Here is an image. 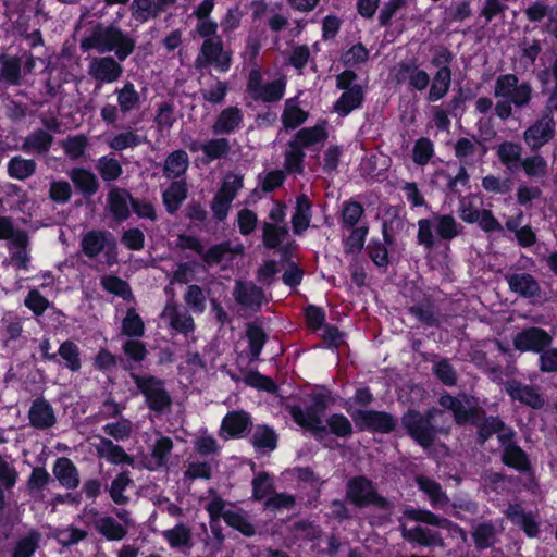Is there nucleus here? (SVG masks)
Here are the masks:
<instances>
[{
	"instance_id": "obj_1",
	"label": "nucleus",
	"mask_w": 557,
	"mask_h": 557,
	"mask_svg": "<svg viewBox=\"0 0 557 557\" xmlns=\"http://www.w3.org/2000/svg\"><path fill=\"white\" fill-rule=\"evenodd\" d=\"M136 41L117 25L97 22L79 41L83 52L96 50L99 53L114 52L119 61H125L135 50Z\"/></svg>"
},
{
	"instance_id": "obj_2",
	"label": "nucleus",
	"mask_w": 557,
	"mask_h": 557,
	"mask_svg": "<svg viewBox=\"0 0 557 557\" xmlns=\"http://www.w3.org/2000/svg\"><path fill=\"white\" fill-rule=\"evenodd\" d=\"M442 414L443 411L436 407H431L424 412L410 408L403 413L400 423L407 435L416 444L429 449L435 444L440 434L447 433L442 426L435 424L436 416Z\"/></svg>"
},
{
	"instance_id": "obj_3",
	"label": "nucleus",
	"mask_w": 557,
	"mask_h": 557,
	"mask_svg": "<svg viewBox=\"0 0 557 557\" xmlns=\"http://www.w3.org/2000/svg\"><path fill=\"white\" fill-rule=\"evenodd\" d=\"M311 404L304 409L300 405H290L287 407L292 420L305 431L311 433L315 441L324 443L327 431L322 424L323 414L329 408L331 393H312L309 395Z\"/></svg>"
},
{
	"instance_id": "obj_4",
	"label": "nucleus",
	"mask_w": 557,
	"mask_h": 557,
	"mask_svg": "<svg viewBox=\"0 0 557 557\" xmlns=\"http://www.w3.org/2000/svg\"><path fill=\"white\" fill-rule=\"evenodd\" d=\"M434 231L441 240L450 242L460 234L461 227L451 214L433 213L432 218L420 219L417 244L425 251H432L436 245Z\"/></svg>"
},
{
	"instance_id": "obj_5",
	"label": "nucleus",
	"mask_w": 557,
	"mask_h": 557,
	"mask_svg": "<svg viewBox=\"0 0 557 557\" xmlns=\"http://www.w3.org/2000/svg\"><path fill=\"white\" fill-rule=\"evenodd\" d=\"M346 500L357 508L374 506L381 510H389L392 503L377 492L373 481L363 474L354 475L346 482Z\"/></svg>"
},
{
	"instance_id": "obj_6",
	"label": "nucleus",
	"mask_w": 557,
	"mask_h": 557,
	"mask_svg": "<svg viewBox=\"0 0 557 557\" xmlns=\"http://www.w3.org/2000/svg\"><path fill=\"white\" fill-rule=\"evenodd\" d=\"M131 379L145 398L147 408L156 413H164L172 406L171 394L165 388L164 380L156 375H139L131 372Z\"/></svg>"
},
{
	"instance_id": "obj_7",
	"label": "nucleus",
	"mask_w": 557,
	"mask_h": 557,
	"mask_svg": "<svg viewBox=\"0 0 557 557\" xmlns=\"http://www.w3.org/2000/svg\"><path fill=\"white\" fill-rule=\"evenodd\" d=\"M233 62V52L224 49L221 36L207 38L202 41L199 54L195 60L196 69L214 66L220 73H226L231 70Z\"/></svg>"
},
{
	"instance_id": "obj_8",
	"label": "nucleus",
	"mask_w": 557,
	"mask_h": 557,
	"mask_svg": "<svg viewBox=\"0 0 557 557\" xmlns=\"http://www.w3.org/2000/svg\"><path fill=\"white\" fill-rule=\"evenodd\" d=\"M286 90V79L284 77L263 84L261 69H251L248 74L246 91L249 97L258 102L274 103L280 101Z\"/></svg>"
},
{
	"instance_id": "obj_9",
	"label": "nucleus",
	"mask_w": 557,
	"mask_h": 557,
	"mask_svg": "<svg viewBox=\"0 0 557 557\" xmlns=\"http://www.w3.org/2000/svg\"><path fill=\"white\" fill-rule=\"evenodd\" d=\"M351 419L360 432L391 434L397 426V418L392 413L375 409H358Z\"/></svg>"
},
{
	"instance_id": "obj_10",
	"label": "nucleus",
	"mask_w": 557,
	"mask_h": 557,
	"mask_svg": "<svg viewBox=\"0 0 557 557\" xmlns=\"http://www.w3.org/2000/svg\"><path fill=\"white\" fill-rule=\"evenodd\" d=\"M494 95L497 98L509 99L518 108H523L531 101L532 87L529 82L519 84L516 74H502L496 78Z\"/></svg>"
},
{
	"instance_id": "obj_11",
	"label": "nucleus",
	"mask_w": 557,
	"mask_h": 557,
	"mask_svg": "<svg viewBox=\"0 0 557 557\" xmlns=\"http://www.w3.org/2000/svg\"><path fill=\"white\" fill-rule=\"evenodd\" d=\"M555 126L554 113L544 109L540 119L524 132V140L533 152L539 151L554 138Z\"/></svg>"
},
{
	"instance_id": "obj_12",
	"label": "nucleus",
	"mask_w": 557,
	"mask_h": 557,
	"mask_svg": "<svg viewBox=\"0 0 557 557\" xmlns=\"http://www.w3.org/2000/svg\"><path fill=\"white\" fill-rule=\"evenodd\" d=\"M122 61L111 55L94 57L89 59L88 75L96 81L99 87L119 81L123 74Z\"/></svg>"
},
{
	"instance_id": "obj_13",
	"label": "nucleus",
	"mask_w": 557,
	"mask_h": 557,
	"mask_svg": "<svg viewBox=\"0 0 557 557\" xmlns=\"http://www.w3.org/2000/svg\"><path fill=\"white\" fill-rule=\"evenodd\" d=\"M553 337L549 333L539 326H529L518 332L513 339V347L521 352L541 354L544 349L550 347Z\"/></svg>"
},
{
	"instance_id": "obj_14",
	"label": "nucleus",
	"mask_w": 557,
	"mask_h": 557,
	"mask_svg": "<svg viewBox=\"0 0 557 557\" xmlns=\"http://www.w3.org/2000/svg\"><path fill=\"white\" fill-rule=\"evenodd\" d=\"M394 78L397 84L408 83V88L414 91H423L429 86L431 78L426 71L419 67L416 60L398 63Z\"/></svg>"
},
{
	"instance_id": "obj_15",
	"label": "nucleus",
	"mask_w": 557,
	"mask_h": 557,
	"mask_svg": "<svg viewBox=\"0 0 557 557\" xmlns=\"http://www.w3.org/2000/svg\"><path fill=\"white\" fill-rule=\"evenodd\" d=\"M504 389L513 401H519L532 409H541L545 404L544 397L535 386L523 384L516 379L507 380Z\"/></svg>"
},
{
	"instance_id": "obj_16",
	"label": "nucleus",
	"mask_w": 557,
	"mask_h": 557,
	"mask_svg": "<svg viewBox=\"0 0 557 557\" xmlns=\"http://www.w3.org/2000/svg\"><path fill=\"white\" fill-rule=\"evenodd\" d=\"M400 533L401 537L413 546L419 545L429 548H442L445 546L444 539L438 531L422 525H416L412 528H406L403 525L400 528Z\"/></svg>"
},
{
	"instance_id": "obj_17",
	"label": "nucleus",
	"mask_w": 557,
	"mask_h": 557,
	"mask_svg": "<svg viewBox=\"0 0 557 557\" xmlns=\"http://www.w3.org/2000/svg\"><path fill=\"white\" fill-rule=\"evenodd\" d=\"M233 296L235 301L244 307L252 310H260L264 301L265 295L262 287L252 282L236 281Z\"/></svg>"
},
{
	"instance_id": "obj_18",
	"label": "nucleus",
	"mask_w": 557,
	"mask_h": 557,
	"mask_svg": "<svg viewBox=\"0 0 557 557\" xmlns=\"http://www.w3.org/2000/svg\"><path fill=\"white\" fill-rule=\"evenodd\" d=\"M133 195L121 187H113L107 196V207L114 222L122 223L131 216V201Z\"/></svg>"
},
{
	"instance_id": "obj_19",
	"label": "nucleus",
	"mask_w": 557,
	"mask_h": 557,
	"mask_svg": "<svg viewBox=\"0 0 557 557\" xmlns=\"http://www.w3.org/2000/svg\"><path fill=\"white\" fill-rule=\"evenodd\" d=\"M251 426V417L244 410H234L226 413L221 423V430L231 438H243Z\"/></svg>"
},
{
	"instance_id": "obj_20",
	"label": "nucleus",
	"mask_w": 557,
	"mask_h": 557,
	"mask_svg": "<svg viewBox=\"0 0 557 557\" xmlns=\"http://www.w3.org/2000/svg\"><path fill=\"white\" fill-rule=\"evenodd\" d=\"M325 125L326 122L321 121L317 123L314 126L302 127L296 132L292 140L296 141V144H298V146H300L304 150H314V146H322L329 137V133L326 131ZM315 151H319V148H317Z\"/></svg>"
},
{
	"instance_id": "obj_21",
	"label": "nucleus",
	"mask_w": 557,
	"mask_h": 557,
	"mask_svg": "<svg viewBox=\"0 0 557 557\" xmlns=\"http://www.w3.org/2000/svg\"><path fill=\"white\" fill-rule=\"evenodd\" d=\"M32 426L37 430H46L54 425L57 419L52 406L45 398H36L28 411Z\"/></svg>"
},
{
	"instance_id": "obj_22",
	"label": "nucleus",
	"mask_w": 557,
	"mask_h": 557,
	"mask_svg": "<svg viewBox=\"0 0 557 557\" xmlns=\"http://www.w3.org/2000/svg\"><path fill=\"white\" fill-rule=\"evenodd\" d=\"M506 278L509 289L522 298H535L541 294L540 283L530 273H513Z\"/></svg>"
},
{
	"instance_id": "obj_23",
	"label": "nucleus",
	"mask_w": 557,
	"mask_h": 557,
	"mask_svg": "<svg viewBox=\"0 0 557 557\" xmlns=\"http://www.w3.org/2000/svg\"><path fill=\"white\" fill-rule=\"evenodd\" d=\"M366 91L362 85H355L349 90H344L334 102V111L342 117L348 116L352 111L362 107Z\"/></svg>"
},
{
	"instance_id": "obj_24",
	"label": "nucleus",
	"mask_w": 557,
	"mask_h": 557,
	"mask_svg": "<svg viewBox=\"0 0 557 557\" xmlns=\"http://www.w3.org/2000/svg\"><path fill=\"white\" fill-rule=\"evenodd\" d=\"M122 350L127 359L120 357V363L123 370L133 372L136 364H140L148 356L146 344L139 338H128L122 344Z\"/></svg>"
},
{
	"instance_id": "obj_25",
	"label": "nucleus",
	"mask_w": 557,
	"mask_h": 557,
	"mask_svg": "<svg viewBox=\"0 0 557 557\" xmlns=\"http://www.w3.org/2000/svg\"><path fill=\"white\" fill-rule=\"evenodd\" d=\"M109 239H111L112 248L115 249L116 244L109 232L89 231L82 238V251L86 257L94 259L109 245Z\"/></svg>"
},
{
	"instance_id": "obj_26",
	"label": "nucleus",
	"mask_w": 557,
	"mask_h": 557,
	"mask_svg": "<svg viewBox=\"0 0 557 557\" xmlns=\"http://www.w3.org/2000/svg\"><path fill=\"white\" fill-rule=\"evenodd\" d=\"M53 475L61 486L66 490H75L79 485V473L75 463L67 457H59L54 461Z\"/></svg>"
},
{
	"instance_id": "obj_27",
	"label": "nucleus",
	"mask_w": 557,
	"mask_h": 557,
	"mask_svg": "<svg viewBox=\"0 0 557 557\" xmlns=\"http://www.w3.org/2000/svg\"><path fill=\"white\" fill-rule=\"evenodd\" d=\"M243 113L238 107H227L216 116L212 125L214 135H230L243 123Z\"/></svg>"
},
{
	"instance_id": "obj_28",
	"label": "nucleus",
	"mask_w": 557,
	"mask_h": 557,
	"mask_svg": "<svg viewBox=\"0 0 557 557\" xmlns=\"http://www.w3.org/2000/svg\"><path fill=\"white\" fill-rule=\"evenodd\" d=\"M312 219V202L306 194L296 198L295 211L292 215V227L296 235H301L309 226Z\"/></svg>"
},
{
	"instance_id": "obj_29",
	"label": "nucleus",
	"mask_w": 557,
	"mask_h": 557,
	"mask_svg": "<svg viewBox=\"0 0 557 557\" xmlns=\"http://www.w3.org/2000/svg\"><path fill=\"white\" fill-rule=\"evenodd\" d=\"M500 460L506 467L520 473L532 471L530 457L519 445H509L502 449Z\"/></svg>"
},
{
	"instance_id": "obj_30",
	"label": "nucleus",
	"mask_w": 557,
	"mask_h": 557,
	"mask_svg": "<svg viewBox=\"0 0 557 557\" xmlns=\"http://www.w3.org/2000/svg\"><path fill=\"white\" fill-rule=\"evenodd\" d=\"M69 177L85 198L94 196L99 189L100 185L97 176L85 168H73L69 172Z\"/></svg>"
},
{
	"instance_id": "obj_31",
	"label": "nucleus",
	"mask_w": 557,
	"mask_h": 557,
	"mask_svg": "<svg viewBox=\"0 0 557 557\" xmlns=\"http://www.w3.org/2000/svg\"><path fill=\"white\" fill-rule=\"evenodd\" d=\"M188 196V188L185 180L173 181L162 193V202L169 214H174Z\"/></svg>"
},
{
	"instance_id": "obj_32",
	"label": "nucleus",
	"mask_w": 557,
	"mask_h": 557,
	"mask_svg": "<svg viewBox=\"0 0 557 557\" xmlns=\"http://www.w3.org/2000/svg\"><path fill=\"white\" fill-rule=\"evenodd\" d=\"M99 457L107 459L112 465H133L134 458L124 448L116 445L108 437H100L97 446Z\"/></svg>"
},
{
	"instance_id": "obj_33",
	"label": "nucleus",
	"mask_w": 557,
	"mask_h": 557,
	"mask_svg": "<svg viewBox=\"0 0 557 557\" xmlns=\"http://www.w3.org/2000/svg\"><path fill=\"white\" fill-rule=\"evenodd\" d=\"M0 79L8 85L18 86L22 81V58L0 54Z\"/></svg>"
},
{
	"instance_id": "obj_34",
	"label": "nucleus",
	"mask_w": 557,
	"mask_h": 557,
	"mask_svg": "<svg viewBox=\"0 0 557 557\" xmlns=\"http://www.w3.org/2000/svg\"><path fill=\"white\" fill-rule=\"evenodd\" d=\"M496 154L499 162L509 171L515 172L522 162V147L515 141H503L498 145Z\"/></svg>"
},
{
	"instance_id": "obj_35",
	"label": "nucleus",
	"mask_w": 557,
	"mask_h": 557,
	"mask_svg": "<svg viewBox=\"0 0 557 557\" xmlns=\"http://www.w3.org/2000/svg\"><path fill=\"white\" fill-rule=\"evenodd\" d=\"M506 517L518 525L527 536L535 537L539 534V524L531 513H527L519 505H509Z\"/></svg>"
},
{
	"instance_id": "obj_36",
	"label": "nucleus",
	"mask_w": 557,
	"mask_h": 557,
	"mask_svg": "<svg viewBox=\"0 0 557 557\" xmlns=\"http://www.w3.org/2000/svg\"><path fill=\"white\" fill-rule=\"evenodd\" d=\"M404 515L411 521L436 527L443 530H451L454 522L445 517H441L431 510L420 508H406Z\"/></svg>"
},
{
	"instance_id": "obj_37",
	"label": "nucleus",
	"mask_w": 557,
	"mask_h": 557,
	"mask_svg": "<svg viewBox=\"0 0 557 557\" xmlns=\"http://www.w3.org/2000/svg\"><path fill=\"white\" fill-rule=\"evenodd\" d=\"M451 85V70L449 66H441L433 76L428 94L429 102H436L444 98Z\"/></svg>"
},
{
	"instance_id": "obj_38",
	"label": "nucleus",
	"mask_w": 557,
	"mask_h": 557,
	"mask_svg": "<svg viewBox=\"0 0 557 557\" xmlns=\"http://www.w3.org/2000/svg\"><path fill=\"white\" fill-rule=\"evenodd\" d=\"M53 143V136L42 128L30 133L22 144V150L30 153L46 154L49 152Z\"/></svg>"
},
{
	"instance_id": "obj_39",
	"label": "nucleus",
	"mask_w": 557,
	"mask_h": 557,
	"mask_svg": "<svg viewBox=\"0 0 557 557\" xmlns=\"http://www.w3.org/2000/svg\"><path fill=\"white\" fill-rule=\"evenodd\" d=\"M297 97L285 101V107L281 115V121L285 129H296L302 125L309 117V112L301 109L296 103Z\"/></svg>"
},
{
	"instance_id": "obj_40",
	"label": "nucleus",
	"mask_w": 557,
	"mask_h": 557,
	"mask_svg": "<svg viewBox=\"0 0 557 557\" xmlns=\"http://www.w3.org/2000/svg\"><path fill=\"white\" fill-rule=\"evenodd\" d=\"M189 165V158L185 150H174L165 159L163 173L168 178H177L185 174Z\"/></svg>"
},
{
	"instance_id": "obj_41",
	"label": "nucleus",
	"mask_w": 557,
	"mask_h": 557,
	"mask_svg": "<svg viewBox=\"0 0 557 557\" xmlns=\"http://www.w3.org/2000/svg\"><path fill=\"white\" fill-rule=\"evenodd\" d=\"M198 149H201L206 157V163H209L213 160L225 158L231 150V146L228 139L222 137L209 139L200 148L196 145L190 146L191 151H197Z\"/></svg>"
},
{
	"instance_id": "obj_42",
	"label": "nucleus",
	"mask_w": 557,
	"mask_h": 557,
	"mask_svg": "<svg viewBox=\"0 0 557 557\" xmlns=\"http://www.w3.org/2000/svg\"><path fill=\"white\" fill-rule=\"evenodd\" d=\"M417 484L420 491L428 495L431 505L435 508L448 502L446 493L442 485L435 480L421 475L417 478Z\"/></svg>"
},
{
	"instance_id": "obj_43",
	"label": "nucleus",
	"mask_w": 557,
	"mask_h": 557,
	"mask_svg": "<svg viewBox=\"0 0 557 557\" xmlns=\"http://www.w3.org/2000/svg\"><path fill=\"white\" fill-rule=\"evenodd\" d=\"M133 484V480L129 476V472L127 470L120 472L112 480L110 486H106L108 490L110 498L116 505H126L129 503V497L124 494L126 488Z\"/></svg>"
},
{
	"instance_id": "obj_44",
	"label": "nucleus",
	"mask_w": 557,
	"mask_h": 557,
	"mask_svg": "<svg viewBox=\"0 0 557 557\" xmlns=\"http://www.w3.org/2000/svg\"><path fill=\"white\" fill-rule=\"evenodd\" d=\"M364 208L361 202L349 199L343 202L339 214L342 228H352L358 226L360 220L364 215Z\"/></svg>"
},
{
	"instance_id": "obj_45",
	"label": "nucleus",
	"mask_w": 557,
	"mask_h": 557,
	"mask_svg": "<svg viewBox=\"0 0 557 557\" xmlns=\"http://www.w3.org/2000/svg\"><path fill=\"white\" fill-rule=\"evenodd\" d=\"M250 441L257 450H274L277 447L278 436L271 426L258 424Z\"/></svg>"
},
{
	"instance_id": "obj_46",
	"label": "nucleus",
	"mask_w": 557,
	"mask_h": 557,
	"mask_svg": "<svg viewBox=\"0 0 557 557\" xmlns=\"http://www.w3.org/2000/svg\"><path fill=\"white\" fill-rule=\"evenodd\" d=\"M37 164L33 159L21 156L12 157L8 162V175L11 178L24 181L36 173Z\"/></svg>"
},
{
	"instance_id": "obj_47",
	"label": "nucleus",
	"mask_w": 557,
	"mask_h": 557,
	"mask_svg": "<svg viewBox=\"0 0 557 557\" xmlns=\"http://www.w3.org/2000/svg\"><path fill=\"white\" fill-rule=\"evenodd\" d=\"M327 435L332 434L339 438H349L354 434L351 421L341 412L332 413L325 419Z\"/></svg>"
},
{
	"instance_id": "obj_48",
	"label": "nucleus",
	"mask_w": 557,
	"mask_h": 557,
	"mask_svg": "<svg viewBox=\"0 0 557 557\" xmlns=\"http://www.w3.org/2000/svg\"><path fill=\"white\" fill-rule=\"evenodd\" d=\"M100 284L106 292L121 297L123 300L131 301L134 299L129 283L117 275L102 276Z\"/></svg>"
},
{
	"instance_id": "obj_49",
	"label": "nucleus",
	"mask_w": 557,
	"mask_h": 557,
	"mask_svg": "<svg viewBox=\"0 0 557 557\" xmlns=\"http://www.w3.org/2000/svg\"><path fill=\"white\" fill-rule=\"evenodd\" d=\"M246 336L248 339L250 359L256 360L260 357L262 349L269 339V336L262 326L256 323H250L247 325Z\"/></svg>"
},
{
	"instance_id": "obj_50",
	"label": "nucleus",
	"mask_w": 557,
	"mask_h": 557,
	"mask_svg": "<svg viewBox=\"0 0 557 557\" xmlns=\"http://www.w3.org/2000/svg\"><path fill=\"white\" fill-rule=\"evenodd\" d=\"M58 357L64 361V367L72 372H78L82 368L81 350L76 343L66 339L58 349Z\"/></svg>"
},
{
	"instance_id": "obj_51",
	"label": "nucleus",
	"mask_w": 557,
	"mask_h": 557,
	"mask_svg": "<svg viewBox=\"0 0 557 557\" xmlns=\"http://www.w3.org/2000/svg\"><path fill=\"white\" fill-rule=\"evenodd\" d=\"M145 323L134 307L126 310L122 320L121 332L129 338H140L145 335Z\"/></svg>"
},
{
	"instance_id": "obj_52",
	"label": "nucleus",
	"mask_w": 557,
	"mask_h": 557,
	"mask_svg": "<svg viewBox=\"0 0 557 557\" xmlns=\"http://www.w3.org/2000/svg\"><path fill=\"white\" fill-rule=\"evenodd\" d=\"M96 530L108 541H121L127 534V529L113 517L106 516L96 522Z\"/></svg>"
},
{
	"instance_id": "obj_53",
	"label": "nucleus",
	"mask_w": 557,
	"mask_h": 557,
	"mask_svg": "<svg viewBox=\"0 0 557 557\" xmlns=\"http://www.w3.org/2000/svg\"><path fill=\"white\" fill-rule=\"evenodd\" d=\"M284 156V166L288 173L301 174L305 170L306 152L294 140H289Z\"/></svg>"
},
{
	"instance_id": "obj_54",
	"label": "nucleus",
	"mask_w": 557,
	"mask_h": 557,
	"mask_svg": "<svg viewBox=\"0 0 557 557\" xmlns=\"http://www.w3.org/2000/svg\"><path fill=\"white\" fill-rule=\"evenodd\" d=\"M476 429V443L482 446L494 434L503 432L506 429V423L499 416H487Z\"/></svg>"
},
{
	"instance_id": "obj_55",
	"label": "nucleus",
	"mask_w": 557,
	"mask_h": 557,
	"mask_svg": "<svg viewBox=\"0 0 557 557\" xmlns=\"http://www.w3.org/2000/svg\"><path fill=\"white\" fill-rule=\"evenodd\" d=\"M262 231V243L267 249H276L288 236V227L286 224L276 225L264 222Z\"/></svg>"
},
{
	"instance_id": "obj_56",
	"label": "nucleus",
	"mask_w": 557,
	"mask_h": 557,
	"mask_svg": "<svg viewBox=\"0 0 557 557\" xmlns=\"http://www.w3.org/2000/svg\"><path fill=\"white\" fill-rule=\"evenodd\" d=\"M96 169L104 182H113L121 177L123 168L119 160L110 156H102L98 159Z\"/></svg>"
},
{
	"instance_id": "obj_57",
	"label": "nucleus",
	"mask_w": 557,
	"mask_h": 557,
	"mask_svg": "<svg viewBox=\"0 0 557 557\" xmlns=\"http://www.w3.org/2000/svg\"><path fill=\"white\" fill-rule=\"evenodd\" d=\"M252 499L256 502L265 500L274 493L273 478L265 471L258 473L251 482Z\"/></svg>"
},
{
	"instance_id": "obj_58",
	"label": "nucleus",
	"mask_w": 557,
	"mask_h": 557,
	"mask_svg": "<svg viewBox=\"0 0 557 557\" xmlns=\"http://www.w3.org/2000/svg\"><path fill=\"white\" fill-rule=\"evenodd\" d=\"M40 534L36 530H32L27 535L20 539L11 554V557H33L39 547Z\"/></svg>"
},
{
	"instance_id": "obj_59",
	"label": "nucleus",
	"mask_w": 557,
	"mask_h": 557,
	"mask_svg": "<svg viewBox=\"0 0 557 557\" xmlns=\"http://www.w3.org/2000/svg\"><path fill=\"white\" fill-rule=\"evenodd\" d=\"M348 237L344 240V250L346 253H359L364 248L366 238L369 233L368 224L354 226Z\"/></svg>"
},
{
	"instance_id": "obj_60",
	"label": "nucleus",
	"mask_w": 557,
	"mask_h": 557,
	"mask_svg": "<svg viewBox=\"0 0 557 557\" xmlns=\"http://www.w3.org/2000/svg\"><path fill=\"white\" fill-rule=\"evenodd\" d=\"M243 381L247 386L270 394H275L278 389L276 382L272 377L260 373L258 370L248 371Z\"/></svg>"
},
{
	"instance_id": "obj_61",
	"label": "nucleus",
	"mask_w": 557,
	"mask_h": 557,
	"mask_svg": "<svg viewBox=\"0 0 557 557\" xmlns=\"http://www.w3.org/2000/svg\"><path fill=\"white\" fill-rule=\"evenodd\" d=\"M116 94L119 108L123 113L132 111L139 104V94L131 82H126L121 89L116 90Z\"/></svg>"
},
{
	"instance_id": "obj_62",
	"label": "nucleus",
	"mask_w": 557,
	"mask_h": 557,
	"mask_svg": "<svg viewBox=\"0 0 557 557\" xmlns=\"http://www.w3.org/2000/svg\"><path fill=\"white\" fill-rule=\"evenodd\" d=\"M163 535L169 545L173 548L191 546L190 529L183 523H178L173 529L166 530Z\"/></svg>"
},
{
	"instance_id": "obj_63",
	"label": "nucleus",
	"mask_w": 557,
	"mask_h": 557,
	"mask_svg": "<svg viewBox=\"0 0 557 557\" xmlns=\"http://www.w3.org/2000/svg\"><path fill=\"white\" fill-rule=\"evenodd\" d=\"M434 156V144L428 137H420L412 148V161L420 166L426 165Z\"/></svg>"
},
{
	"instance_id": "obj_64",
	"label": "nucleus",
	"mask_w": 557,
	"mask_h": 557,
	"mask_svg": "<svg viewBox=\"0 0 557 557\" xmlns=\"http://www.w3.org/2000/svg\"><path fill=\"white\" fill-rule=\"evenodd\" d=\"M87 146L88 139L84 134L69 136L62 145L64 153L71 160H78L84 157Z\"/></svg>"
}]
</instances>
